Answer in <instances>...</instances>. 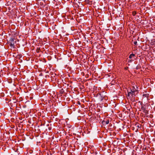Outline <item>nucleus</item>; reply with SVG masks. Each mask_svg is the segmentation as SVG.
I'll use <instances>...</instances> for the list:
<instances>
[{
  "mask_svg": "<svg viewBox=\"0 0 155 155\" xmlns=\"http://www.w3.org/2000/svg\"><path fill=\"white\" fill-rule=\"evenodd\" d=\"M10 43V46H11V47H12V46H13V47L14 48H15V47H14V39L13 38H11L10 39V40H9Z\"/></svg>",
  "mask_w": 155,
  "mask_h": 155,
  "instance_id": "nucleus-1",
  "label": "nucleus"
},
{
  "mask_svg": "<svg viewBox=\"0 0 155 155\" xmlns=\"http://www.w3.org/2000/svg\"><path fill=\"white\" fill-rule=\"evenodd\" d=\"M135 56V54H130L129 57V58L130 59H131L132 58V57H134V56Z\"/></svg>",
  "mask_w": 155,
  "mask_h": 155,
  "instance_id": "nucleus-2",
  "label": "nucleus"
},
{
  "mask_svg": "<svg viewBox=\"0 0 155 155\" xmlns=\"http://www.w3.org/2000/svg\"><path fill=\"white\" fill-rule=\"evenodd\" d=\"M109 120H107L106 121H104L103 122V123H104L105 124H107L109 123Z\"/></svg>",
  "mask_w": 155,
  "mask_h": 155,
  "instance_id": "nucleus-3",
  "label": "nucleus"
},
{
  "mask_svg": "<svg viewBox=\"0 0 155 155\" xmlns=\"http://www.w3.org/2000/svg\"><path fill=\"white\" fill-rule=\"evenodd\" d=\"M143 112L146 114H148V110L144 109L143 110Z\"/></svg>",
  "mask_w": 155,
  "mask_h": 155,
  "instance_id": "nucleus-4",
  "label": "nucleus"
},
{
  "mask_svg": "<svg viewBox=\"0 0 155 155\" xmlns=\"http://www.w3.org/2000/svg\"><path fill=\"white\" fill-rule=\"evenodd\" d=\"M149 94H144L143 95V96L144 97H148Z\"/></svg>",
  "mask_w": 155,
  "mask_h": 155,
  "instance_id": "nucleus-5",
  "label": "nucleus"
},
{
  "mask_svg": "<svg viewBox=\"0 0 155 155\" xmlns=\"http://www.w3.org/2000/svg\"><path fill=\"white\" fill-rule=\"evenodd\" d=\"M136 125L138 128H140L141 127V125L139 124H137Z\"/></svg>",
  "mask_w": 155,
  "mask_h": 155,
  "instance_id": "nucleus-6",
  "label": "nucleus"
},
{
  "mask_svg": "<svg viewBox=\"0 0 155 155\" xmlns=\"http://www.w3.org/2000/svg\"><path fill=\"white\" fill-rule=\"evenodd\" d=\"M132 94V93L131 92H128V96L130 97V95L131 96Z\"/></svg>",
  "mask_w": 155,
  "mask_h": 155,
  "instance_id": "nucleus-7",
  "label": "nucleus"
},
{
  "mask_svg": "<svg viewBox=\"0 0 155 155\" xmlns=\"http://www.w3.org/2000/svg\"><path fill=\"white\" fill-rule=\"evenodd\" d=\"M135 92H132V94H131V96H132V97H134L135 96Z\"/></svg>",
  "mask_w": 155,
  "mask_h": 155,
  "instance_id": "nucleus-8",
  "label": "nucleus"
},
{
  "mask_svg": "<svg viewBox=\"0 0 155 155\" xmlns=\"http://www.w3.org/2000/svg\"><path fill=\"white\" fill-rule=\"evenodd\" d=\"M150 50H149V51H150ZM155 51V49H151V50L150 51H149V53L150 52L151 53H152V52H154Z\"/></svg>",
  "mask_w": 155,
  "mask_h": 155,
  "instance_id": "nucleus-9",
  "label": "nucleus"
},
{
  "mask_svg": "<svg viewBox=\"0 0 155 155\" xmlns=\"http://www.w3.org/2000/svg\"><path fill=\"white\" fill-rule=\"evenodd\" d=\"M40 51H41V49H36V51L37 53H39Z\"/></svg>",
  "mask_w": 155,
  "mask_h": 155,
  "instance_id": "nucleus-10",
  "label": "nucleus"
},
{
  "mask_svg": "<svg viewBox=\"0 0 155 155\" xmlns=\"http://www.w3.org/2000/svg\"><path fill=\"white\" fill-rule=\"evenodd\" d=\"M132 90L133 91L132 92H135L136 91H137V90L135 89L134 87H133V88L132 89Z\"/></svg>",
  "mask_w": 155,
  "mask_h": 155,
  "instance_id": "nucleus-11",
  "label": "nucleus"
},
{
  "mask_svg": "<svg viewBox=\"0 0 155 155\" xmlns=\"http://www.w3.org/2000/svg\"><path fill=\"white\" fill-rule=\"evenodd\" d=\"M137 41H135L134 42V44L135 45H137Z\"/></svg>",
  "mask_w": 155,
  "mask_h": 155,
  "instance_id": "nucleus-12",
  "label": "nucleus"
},
{
  "mask_svg": "<svg viewBox=\"0 0 155 155\" xmlns=\"http://www.w3.org/2000/svg\"><path fill=\"white\" fill-rule=\"evenodd\" d=\"M136 14V12H135V13H134V12H133V15H135Z\"/></svg>",
  "mask_w": 155,
  "mask_h": 155,
  "instance_id": "nucleus-13",
  "label": "nucleus"
},
{
  "mask_svg": "<svg viewBox=\"0 0 155 155\" xmlns=\"http://www.w3.org/2000/svg\"><path fill=\"white\" fill-rule=\"evenodd\" d=\"M64 92V91H63V90H62L61 91V93H63V92Z\"/></svg>",
  "mask_w": 155,
  "mask_h": 155,
  "instance_id": "nucleus-14",
  "label": "nucleus"
},
{
  "mask_svg": "<svg viewBox=\"0 0 155 155\" xmlns=\"http://www.w3.org/2000/svg\"><path fill=\"white\" fill-rule=\"evenodd\" d=\"M130 92H131V93H132L133 92H132L133 91H132V89H130Z\"/></svg>",
  "mask_w": 155,
  "mask_h": 155,
  "instance_id": "nucleus-15",
  "label": "nucleus"
},
{
  "mask_svg": "<svg viewBox=\"0 0 155 155\" xmlns=\"http://www.w3.org/2000/svg\"><path fill=\"white\" fill-rule=\"evenodd\" d=\"M103 100V98H101V101H102Z\"/></svg>",
  "mask_w": 155,
  "mask_h": 155,
  "instance_id": "nucleus-16",
  "label": "nucleus"
},
{
  "mask_svg": "<svg viewBox=\"0 0 155 155\" xmlns=\"http://www.w3.org/2000/svg\"><path fill=\"white\" fill-rule=\"evenodd\" d=\"M85 1H86V2H87L89 1V0H85Z\"/></svg>",
  "mask_w": 155,
  "mask_h": 155,
  "instance_id": "nucleus-17",
  "label": "nucleus"
},
{
  "mask_svg": "<svg viewBox=\"0 0 155 155\" xmlns=\"http://www.w3.org/2000/svg\"><path fill=\"white\" fill-rule=\"evenodd\" d=\"M78 104H80V102H78Z\"/></svg>",
  "mask_w": 155,
  "mask_h": 155,
  "instance_id": "nucleus-18",
  "label": "nucleus"
},
{
  "mask_svg": "<svg viewBox=\"0 0 155 155\" xmlns=\"http://www.w3.org/2000/svg\"><path fill=\"white\" fill-rule=\"evenodd\" d=\"M136 47H135V46H134V48H136Z\"/></svg>",
  "mask_w": 155,
  "mask_h": 155,
  "instance_id": "nucleus-19",
  "label": "nucleus"
},
{
  "mask_svg": "<svg viewBox=\"0 0 155 155\" xmlns=\"http://www.w3.org/2000/svg\"><path fill=\"white\" fill-rule=\"evenodd\" d=\"M136 69H138V67H137Z\"/></svg>",
  "mask_w": 155,
  "mask_h": 155,
  "instance_id": "nucleus-20",
  "label": "nucleus"
},
{
  "mask_svg": "<svg viewBox=\"0 0 155 155\" xmlns=\"http://www.w3.org/2000/svg\"><path fill=\"white\" fill-rule=\"evenodd\" d=\"M136 69H138V67H137Z\"/></svg>",
  "mask_w": 155,
  "mask_h": 155,
  "instance_id": "nucleus-21",
  "label": "nucleus"
},
{
  "mask_svg": "<svg viewBox=\"0 0 155 155\" xmlns=\"http://www.w3.org/2000/svg\"><path fill=\"white\" fill-rule=\"evenodd\" d=\"M84 50V49H83L82 50V51H83V50Z\"/></svg>",
  "mask_w": 155,
  "mask_h": 155,
  "instance_id": "nucleus-22",
  "label": "nucleus"
}]
</instances>
